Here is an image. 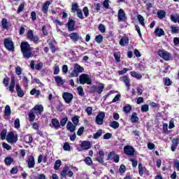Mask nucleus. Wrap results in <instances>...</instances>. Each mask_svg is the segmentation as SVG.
I'll return each mask as SVG.
<instances>
[{
  "label": "nucleus",
  "mask_w": 179,
  "mask_h": 179,
  "mask_svg": "<svg viewBox=\"0 0 179 179\" xmlns=\"http://www.w3.org/2000/svg\"><path fill=\"white\" fill-rule=\"evenodd\" d=\"M31 48L30 44L27 41H22L20 44V50L22 54L23 58L25 59H29V58H33L34 55L31 52Z\"/></svg>",
  "instance_id": "nucleus-1"
},
{
  "label": "nucleus",
  "mask_w": 179,
  "mask_h": 179,
  "mask_svg": "<svg viewBox=\"0 0 179 179\" xmlns=\"http://www.w3.org/2000/svg\"><path fill=\"white\" fill-rule=\"evenodd\" d=\"M3 44L5 48L8 51H11V52H13L15 51V43H13V41H12L10 38H4Z\"/></svg>",
  "instance_id": "nucleus-2"
},
{
  "label": "nucleus",
  "mask_w": 179,
  "mask_h": 179,
  "mask_svg": "<svg viewBox=\"0 0 179 179\" xmlns=\"http://www.w3.org/2000/svg\"><path fill=\"white\" fill-rule=\"evenodd\" d=\"M27 38L29 41H33L34 44H38L40 43V38L38 36H34L33 30L29 29L27 34Z\"/></svg>",
  "instance_id": "nucleus-3"
},
{
  "label": "nucleus",
  "mask_w": 179,
  "mask_h": 179,
  "mask_svg": "<svg viewBox=\"0 0 179 179\" xmlns=\"http://www.w3.org/2000/svg\"><path fill=\"white\" fill-rule=\"evenodd\" d=\"M85 71V69L83 67L80 66V65L76 64L74 65V69L71 73V78H78L79 76V73L83 72Z\"/></svg>",
  "instance_id": "nucleus-4"
},
{
  "label": "nucleus",
  "mask_w": 179,
  "mask_h": 179,
  "mask_svg": "<svg viewBox=\"0 0 179 179\" xmlns=\"http://www.w3.org/2000/svg\"><path fill=\"white\" fill-rule=\"evenodd\" d=\"M69 166H64L62 169V171L60 172V178L64 179L66 178V176L68 177H73V172L72 171H69Z\"/></svg>",
  "instance_id": "nucleus-5"
},
{
  "label": "nucleus",
  "mask_w": 179,
  "mask_h": 179,
  "mask_svg": "<svg viewBox=\"0 0 179 179\" xmlns=\"http://www.w3.org/2000/svg\"><path fill=\"white\" fill-rule=\"evenodd\" d=\"M157 55H159V57L164 59V61H170V59H171V54L163 49H159L157 51Z\"/></svg>",
  "instance_id": "nucleus-6"
},
{
  "label": "nucleus",
  "mask_w": 179,
  "mask_h": 179,
  "mask_svg": "<svg viewBox=\"0 0 179 179\" xmlns=\"http://www.w3.org/2000/svg\"><path fill=\"white\" fill-rule=\"evenodd\" d=\"M104 90V84L100 83L98 85H92L91 87V92L92 93H97L98 94H101Z\"/></svg>",
  "instance_id": "nucleus-7"
},
{
  "label": "nucleus",
  "mask_w": 179,
  "mask_h": 179,
  "mask_svg": "<svg viewBox=\"0 0 179 179\" xmlns=\"http://www.w3.org/2000/svg\"><path fill=\"white\" fill-rule=\"evenodd\" d=\"M79 81L80 85H85L87 83V85H92V79H90V77L86 73H83L79 77Z\"/></svg>",
  "instance_id": "nucleus-8"
},
{
  "label": "nucleus",
  "mask_w": 179,
  "mask_h": 179,
  "mask_svg": "<svg viewBox=\"0 0 179 179\" xmlns=\"http://www.w3.org/2000/svg\"><path fill=\"white\" fill-rule=\"evenodd\" d=\"M104 118H106V113L99 112L96 116L95 122L96 125H103L104 122Z\"/></svg>",
  "instance_id": "nucleus-9"
},
{
  "label": "nucleus",
  "mask_w": 179,
  "mask_h": 179,
  "mask_svg": "<svg viewBox=\"0 0 179 179\" xmlns=\"http://www.w3.org/2000/svg\"><path fill=\"white\" fill-rule=\"evenodd\" d=\"M123 152L127 156H134L135 155V148L132 145H125L123 148Z\"/></svg>",
  "instance_id": "nucleus-10"
},
{
  "label": "nucleus",
  "mask_w": 179,
  "mask_h": 179,
  "mask_svg": "<svg viewBox=\"0 0 179 179\" xmlns=\"http://www.w3.org/2000/svg\"><path fill=\"white\" fill-rule=\"evenodd\" d=\"M6 139L7 141L10 143H16V141H17V134L15 136L13 131H10L7 134Z\"/></svg>",
  "instance_id": "nucleus-11"
},
{
  "label": "nucleus",
  "mask_w": 179,
  "mask_h": 179,
  "mask_svg": "<svg viewBox=\"0 0 179 179\" xmlns=\"http://www.w3.org/2000/svg\"><path fill=\"white\" fill-rule=\"evenodd\" d=\"M120 80L124 83L127 90H129V87H131V79H129V76H123L122 78H120Z\"/></svg>",
  "instance_id": "nucleus-12"
},
{
  "label": "nucleus",
  "mask_w": 179,
  "mask_h": 179,
  "mask_svg": "<svg viewBox=\"0 0 179 179\" xmlns=\"http://www.w3.org/2000/svg\"><path fill=\"white\" fill-rule=\"evenodd\" d=\"M62 97L65 103H66V104H69L73 99V94L69 92H64L62 94Z\"/></svg>",
  "instance_id": "nucleus-13"
},
{
  "label": "nucleus",
  "mask_w": 179,
  "mask_h": 179,
  "mask_svg": "<svg viewBox=\"0 0 179 179\" xmlns=\"http://www.w3.org/2000/svg\"><path fill=\"white\" fill-rule=\"evenodd\" d=\"M69 37H70L73 43H76L77 41H79V40L82 41V36H79L78 32H72L69 34Z\"/></svg>",
  "instance_id": "nucleus-14"
},
{
  "label": "nucleus",
  "mask_w": 179,
  "mask_h": 179,
  "mask_svg": "<svg viewBox=\"0 0 179 179\" xmlns=\"http://www.w3.org/2000/svg\"><path fill=\"white\" fill-rule=\"evenodd\" d=\"M27 167L28 169H34V166H36V161L34 160V156L30 155L27 160Z\"/></svg>",
  "instance_id": "nucleus-15"
},
{
  "label": "nucleus",
  "mask_w": 179,
  "mask_h": 179,
  "mask_svg": "<svg viewBox=\"0 0 179 179\" xmlns=\"http://www.w3.org/2000/svg\"><path fill=\"white\" fill-rule=\"evenodd\" d=\"M95 160H96V162H98L100 164H104V151L99 150Z\"/></svg>",
  "instance_id": "nucleus-16"
},
{
  "label": "nucleus",
  "mask_w": 179,
  "mask_h": 179,
  "mask_svg": "<svg viewBox=\"0 0 179 179\" xmlns=\"http://www.w3.org/2000/svg\"><path fill=\"white\" fill-rule=\"evenodd\" d=\"M76 24V22H75V20H72L71 18L69 19L66 24L69 31H73L75 30Z\"/></svg>",
  "instance_id": "nucleus-17"
},
{
  "label": "nucleus",
  "mask_w": 179,
  "mask_h": 179,
  "mask_svg": "<svg viewBox=\"0 0 179 179\" xmlns=\"http://www.w3.org/2000/svg\"><path fill=\"white\" fill-rule=\"evenodd\" d=\"M111 156L113 157V160L115 163H118V162H120V155L115 154L114 152H109L106 160H110L111 159Z\"/></svg>",
  "instance_id": "nucleus-18"
},
{
  "label": "nucleus",
  "mask_w": 179,
  "mask_h": 179,
  "mask_svg": "<svg viewBox=\"0 0 179 179\" xmlns=\"http://www.w3.org/2000/svg\"><path fill=\"white\" fill-rule=\"evenodd\" d=\"M32 110L37 115H41V113L44 111V107L43 105H36Z\"/></svg>",
  "instance_id": "nucleus-19"
},
{
  "label": "nucleus",
  "mask_w": 179,
  "mask_h": 179,
  "mask_svg": "<svg viewBox=\"0 0 179 179\" xmlns=\"http://www.w3.org/2000/svg\"><path fill=\"white\" fill-rule=\"evenodd\" d=\"M118 21L119 22H125L127 20V17H125V11L120 8L118 11Z\"/></svg>",
  "instance_id": "nucleus-20"
},
{
  "label": "nucleus",
  "mask_w": 179,
  "mask_h": 179,
  "mask_svg": "<svg viewBox=\"0 0 179 179\" xmlns=\"http://www.w3.org/2000/svg\"><path fill=\"white\" fill-rule=\"evenodd\" d=\"M130 121L132 124H138L139 117H138V113H136V112L132 113L130 116Z\"/></svg>",
  "instance_id": "nucleus-21"
},
{
  "label": "nucleus",
  "mask_w": 179,
  "mask_h": 179,
  "mask_svg": "<svg viewBox=\"0 0 179 179\" xmlns=\"http://www.w3.org/2000/svg\"><path fill=\"white\" fill-rule=\"evenodd\" d=\"M80 148L83 149V150H88V149L92 148V143L90 141H84L81 143Z\"/></svg>",
  "instance_id": "nucleus-22"
},
{
  "label": "nucleus",
  "mask_w": 179,
  "mask_h": 179,
  "mask_svg": "<svg viewBox=\"0 0 179 179\" xmlns=\"http://www.w3.org/2000/svg\"><path fill=\"white\" fill-rule=\"evenodd\" d=\"M50 5H51V1H46L42 6V12L45 15L48 13V8H50Z\"/></svg>",
  "instance_id": "nucleus-23"
},
{
  "label": "nucleus",
  "mask_w": 179,
  "mask_h": 179,
  "mask_svg": "<svg viewBox=\"0 0 179 179\" xmlns=\"http://www.w3.org/2000/svg\"><path fill=\"white\" fill-rule=\"evenodd\" d=\"M179 144V138H176L172 139V145L171 147V150L172 152H176V150L177 149V146H178Z\"/></svg>",
  "instance_id": "nucleus-24"
},
{
  "label": "nucleus",
  "mask_w": 179,
  "mask_h": 179,
  "mask_svg": "<svg viewBox=\"0 0 179 179\" xmlns=\"http://www.w3.org/2000/svg\"><path fill=\"white\" fill-rule=\"evenodd\" d=\"M15 90H16L18 97L22 98L23 97V96H24V92H23V90H22V87H20V85L16 84Z\"/></svg>",
  "instance_id": "nucleus-25"
},
{
  "label": "nucleus",
  "mask_w": 179,
  "mask_h": 179,
  "mask_svg": "<svg viewBox=\"0 0 179 179\" xmlns=\"http://www.w3.org/2000/svg\"><path fill=\"white\" fill-rule=\"evenodd\" d=\"M52 125L55 129H59L61 128V125L59 124V120L57 118H53L51 120Z\"/></svg>",
  "instance_id": "nucleus-26"
},
{
  "label": "nucleus",
  "mask_w": 179,
  "mask_h": 179,
  "mask_svg": "<svg viewBox=\"0 0 179 179\" xmlns=\"http://www.w3.org/2000/svg\"><path fill=\"white\" fill-rule=\"evenodd\" d=\"M155 34L157 37H162V36H165L166 33L164 32V30H163V29L157 27L155 30Z\"/></svg>",
  "instance_id": "nucleus-27"
},
{
  "label": "nucleus",
  "mask_w": 179,
  "mask_h": 179,
  "mask_svg": "<svg viewBox=\"0 0 179 179\" xmlns=\"http://www.w3.org/2000/svg\"><path fill=\"white\" fill-rule=\"evenodd\" d=\"M66 129L70 132H75V129H76V125L73 124L71 122H68L66 125Z\"/></svg>",
  "instance_id": "nucleus-28"
},
{
  "label": "nucleus",
  "mask_w": 179,
  "mask_h": 179,
  "mask_svg": "<svg viewBox=\"0 0 179 179\" xmlns=\"http://www.w3.org/2000/svg\"><path fill=\"white\" fill-rule=\"evenodd\" d=\"M15 85H16L15 83V77L12 76L11 77V81H10V85H9V91L11 93H13V92H15Z\"/></svg>",
  "instance_id": "nucleus-29"
},
{
  "label": "nucleus",
  "mask_w": 179,
  "mask_h": 179,
  "mask_svg": "<svg viewBox=\"0 0 179 179\" xmlns=\"http://www.w3.org/2000/svg\"><path fill=\"white\" fill-rule=\"evenodd\" d=\"M1 27L4 30H8L9 29V22L6 18H3L1 20Z\"/></svg>",
  "instance_id": "nucleus-30"
},
{
  "label": "nucleus",
  "mask_w": 179,
  "mask_h": 179,
  "mask_svg": "<svg viewBox=\"0 0 179 179\" xmlns=\"http://www.w3.org/2000/svg\"><path fill=\"white\" fill-rule=\"evenodd\" d=\"M145 171H146V167L143 166L142 164H138V174L142 177L143 174H145Z\"/></svg>",
  "instance_id": "nucleus-31"
},
{
  "label": "nucleus",
  "mask_w": 179,
  "mask_h": 179,
  "mask_svg": "<svg viewBox=\"0 0 179 179\" xmlns=\"http://www.w3.org/2000/svg\"><path fill=\"white\" fill-rule=\"evenodd\" d=\"M130 75L132 78H136V79H138V80H141V79H142V75L136 73V71H131Z\"/></svg>",
  "instance_id": "nucleus-32"
},
{
  "label": "nucleus",
  "mask_w": 179,
  "mask_h": 179,
  "mask_svg": "<svg viewBox=\"0 0 179 179\" xmlns=\"http://www.w3.org/2000/svg\"><path fill=\"white\" fill-rule=\"evenodd\" d=\"M48 45H50V48L52 54H55L56 51H58V48L55 47V45H54V42H52V41H50Z\"/></svg>",
  "instance_id": "nucleus-33"
},
{
  "label": "nucleus",
  "mask_w": 179,
  "mask_h": 179,
  "mask_svg": "<svg viewBox=\"0 0 179 179\" xmlns=\"http://www.w3.org/2000/svg\"><path fill=\"white\" fill-rule=\"evenodd\" d=\"M13 162H14L13 158L11 157H6L4 159V163L6 166H10V164H12Z\"/></svg>",
  "instance_id": "nucleus-34"
},
{
  "label": "nucleus",
  "mask_w": 179,
  "mask_h": 179,
  "mask_svg": "<svg viewBox=\"0 0 179 179\" xmlns=\"http://www.w3.org/2000/svg\"><path fill=\"white\" fill-rule=\"evenodd\" d=\"M30 94L31 96H34V94H36V97H38V96L41 94V91H40V90H36V88H34L30 91Z\"/></svg>",
  "instance_id": "nucleus-35"
},
{
  "label": "nucleus",
  "mask_w": 179,
  "mask_h": 179,
  "mask_svg": "<svg viewBox=\"0 0 179 179\" xmlns=\"http://www.w3.org/2000/svg\"><path fill=\"white\" fill-rule=\"evenodd\" d=\"M55 81L57 84L61 85L62 86L64 85V83H65V82L62 79V77H59L58 76H55Z\"/></svg>",
  "instance_id": "nucleus-36"
},
{
  "label": "nucleus",
  "mask_w": 179,
  "mask_h": 179,
  "mask_svg": "<svg viewBox=\"0 0 179 179\" xmlns=\"http://www.w3.org/2000/svg\"><path fill=\"white\" fill-rule=\"evenodd\" d=\"M109 127L113 129H117V128H120V123L117 121H113L110 122Z\"/></svg>",
  "instance_id": "nucleus-37"
},
{
  "label": "nucleus",
  "mask_w": 179,
  "mask_h": 179,
  "mask_svg": "<svg viewBox=\"0 0 179 179\" xmlns=\"http://www.w3.org/2000/svg\"><path fill=\"white\" fill-rule=\"evenodd\" d=\"M129 39L127 37H122V38L120 41V44L124 47L125 44H129Z\"/></svg>",
  "instance_id": "nucleus-38"
},
{
  "label": "nucleus",
  "mask_w": 179,
  "mask_h": 179,
  "mask_svg": "<svg viewBox=\"0 0 179 179\" xmlns=\"http://www.w3.org/2000/svg\"><path fill=\"white\" fill-rule=\"evenodd\" d=\"M62 165V162L61 161V159L56 160L53 167L54 170H59V167H61Z\"/></svg>",
  "instance_id": "nucleus-39"
},
{
  "label": "nucleus",
  "mask_w": 179,
  "mask_h": 179,
  "mask_svg": "<svg viewBox=\"0 0 179 179\" xmlns=\"http://www.w3.org/2000/svg\"><path fill=\"white\" fill-rule=\"evenodd\" d=\"M12 114V110L10 109V106L8 105L5 106V110H4V115L6 117Z\"/></svg>",
  "instance_id": "nucleus-40"
},
{
  "label": "nucleus",
  "mask_w": 179,
  "mask_h": 179,
  "mask_svg": "<svg viewBox=\"0 0 179 179\" xmlns=\"http://www.w3.org/2000/svg\"><path fill=\"white\" fill-rule=\"evenodd\" d=\"M159 19H164V17H166V11L163 10H160L159 11H157V13Z\"/></svg>",
  "instance_id": "nucleus-41"
},
{
  "label": "nucleus",
  "mask_w": 179,
  "mask_h": 179,
  "mask_svg": "<svg viewBox=\"0 0 179 179\" xmlns=\"http://www.w3.org/2000/svg\"><path fill=\"white\" fill-rule=\"evenodd\" d=\"M24 142L26 143H33V136H30V135H27L24 137Z\"/></svg>",
  "instance_id": "nucleus-42"
},
{
  "label": "nucleus",
  "mask_w": 179,
  "mask_h": 179,
  "mask_svg": "<svg viewBox=\"0 0 179 179\" xmlns=\"http://www.w3.org/2000/svg\"><path fill=\"white\" fill-rule=\"evenodd\" d=\"M103 135V130L99 129L96 133L94 134L93 139H99L100 136Z\"/></svg>",
  "instance_id": "nucleus-43"
},
{
  "label": "nucleus",
  "mask_w": 179,
  "mask_h": 179,
  "mask_svg": "<svg viewBox=\"0 0 179 179\" xmlns=\"http://www.w3.org/2000/svg\"><path fill=\"white\" fill-rule=\"evenodd\" d=\"M28 117L29 122H34V120H36V115L34 114V112H30L28 114Z\"/></svg>",
  "instance_id": "nucleus-44"
},
{
  "label": "nucleus",
  "mask_w": 179,
  "mask_h": 179,
  "mask_svg": "<svg viewBox=\"0 0 179 179\" xmlns=\"http://www.w3.org/2000/svg\"><path fill=\"white\" fill-rule=\"evenodd\" d=\"M171 20L173 22V23H179V15H171Z\"/></svg>",
  "instance_id": "nucleus-45"
},
{
  "label": "nucleus",
  "mask_w": 179,
  "mask_h": 179,
  "mask_svg": "<svg viewBox=\"0 0 179 179\" xmlns=\"http://www.w3.org/2000/svg\"><path fill=\"white\" fill-rule=\"evenodd\" d=\"M29 78H27V76H24L22 77V85L24 86V87H27V86H29Z\"/></svg>",
  "instance_id": "nucleus-46"
},
{
  "label": "nucleus",
  "mask_w": 179,
  "mask_h": 179,
  "mask_svg": "<svg viewBox=\"0 0 179 179\" xmlns=\"http://www.w3.org/2000/svg\"><path fill=\"white\" fill-rule=\"evenodd\" d=\"M113 56L116 62H121V54L120 52H115Z\"/></svg>",
  "instance_id": "nucleus-47"
},
{
  "label": "nucleus",
  "mask_w": 179,
  "mask_h": 179,
  "mask_svg": "<svg viewBox=\"0 0 179 179\" xmlns=\"http://www.w3.org/2000/svg\"><path fill=\"white\" fill-rule=\"evenodd\" d=\"M79 10H80V9L79 8V6L78 5V3H72L71 12L75 13V12L78 11Z\"/></svg>",
  "instance_id": "nucleus-48"
},
{
  "label": "nucleus",
  "mask_w": 179,
  "mask_h": 179,
  "mask_svg": "<svg viewBox=\"0 0 179 179\" xmlns=\"http://www.w3.org/2000/svg\"><path fill=\"white\" fill-rule=\"evenodd\" d=\"M137 18L140 24H141L142 26H143V27H145V18H143V16H142L141 15H138Z\"/></svg>",
  "instance_id": "nucleus-49"
},
{
  "label": "nucleus",
  "mask_w": 179,
  "mask_h": 179,
  "mask_svg": "<svg viewBox=\"0 0 179 179\" xmlns=\"http://www.w3.org/2000/svg\"><path fill=\"white\" fill-rule=\"evenodd\" d=\"M164 83L165 86H171L173 82H171L169 77H166L164 78Z\"/></svg>",
  "instance_id": "nucleus-50"
},
{
  "label": "nucleus",
  "mask_w": 179,
  "mask_h": 179,
  "mask_svg": "<svg viewBox=\"0 0 179 179\" xmlns=\"http://www.w3.org/2000/svg\"><path fill=\"white\" fill-rule=\"evenodd\" d=\"M131 110H132V106H131L129 104L123 107V111L125 113V114H129Z\"/></svg>",
  "instance_id": "nucleus-51"
},
{
  "label": "nucleus",
  "mask_w": 179,
  "mask_h": 179,
  "mask_svg": "<svg viewBox=\"0 0 179 179\" xmlns=\"http://www.w3.org/2000/svg\"><path fill=\"white\" fill-rule=\"evenodd\" d=\"M24 5H26V3L24 1L20 4L17 10V13H20L23 10V9H24Z\"/></svg>",
  "instance_id": "nucleus-52"
},
{
  "label": "nucleus",
  "mask_w": 179,
  "mask_h": 179,
  "mask_svg": "<svg viewBox=\"0 0 179 179\" xmlns=\"http://www.w3.org/2000/svg\"><path fill=\"white\" fill-rule=\"evenodd\" d=\"M14 128H15V129H19V128H20V120L19 118L15 120Z\"/></svg>",
  "instance_id": "nucleus-53"
},
{
  "label": "nucleus",
  "mask_w": 179,
  "mask_h": 179,
  "mask_svg": "<svg viewBox=\"0 0 179 179\" xmlns=\"http://www.w3.org/2000/svg\"><path fill=\"white\" fill-rule=\"evenodd\" d=\"M63 149L66 152H70L71 150V145L68 142H65L63 145Z\"/></svg>",
  "instance_id": "nucleus-54"
},
{
  "label": "nucleus",
  "mask_w": 179,
  "mask_h": 179,
  "mask_svg": "<svg viewBox=\"0 0 179 179\" xmlns=\"http://www.w3.org/2000/svg\"><path fill=\"white\" fill-rule=\"evenodd\" d=\"M68 122V117H64L60 120V127H65L66 125V123Z\"/></svg>",
  "instance_id": "nucleus-55"
},
{
  "label": "nucleus",
  "mask_w": 179,
  "mask_h": 179,
  "mask_svg": "<svg viewBox=\"0 0 179 179\" xmlns=\"http://www.w3.org/2000/svg\"><path fill=\"white\" fill-rule=\"evenodd\" d=\"M84 162L87 166H92V164H93V161L92 160V158H90V157H87L85 159Z\"/></svg>",
  "instance_id": "nucleus-56"
},
{
  "label": "nucleus",
  "mask_w": 179,
  "mask_h": 179,
  "mask_svg": "<svg viewBox=\"0 0 179 179\" xmlns=\"http://www.w3.org/2000/svg\"><path fill=\"white\" fill-rule=\"evenodd\" d=\"M72 122L74 124V125L78 126L79 124V116H74L71 118Z\"/></svg>",
  "instance_id": "nucleus-57"
},
{
  "label": "nucleus",
  "mask_w": 179,
  "mask_h": 179,
  "mask_svg": "<svg viewBox=\"0 0 179 179\" xmlns=\"http://www.w3.org/2000/svg\"><path fill=\"white\" fill-rule=\"evenodd\" d=\"M171 31L172 34H177L179 33V29L178 27L171 26Z\"/></svg>",
  "instance_id": "nucleus-58"
},
{
  "label": "nucleus",
  "mask_w": 179,
  "mask_h": 179,
  "mask_svg": "<svg viewBox=\"0 0 179 179\" xmlns=\"http://www.w3.org/2000/svg\"><path fill=\"white\" fill-rule=\"evenodd\" d=\"M141 111L142 113H148L149 111V105L148 104H144L141 106Z\"/></svg>",
  "instance_id": "nucleus-59"
},
{
  "label": "nucleus",
  "mask_w": 179,
  "mask_h": 179,
  "mask_svg": "<svg viewBox=\"0 0 179 179\" xmlns=\"http://www.w3.org/2000/svg\"><path fill=\"white\" fill-rule=\"evenodd\" d=\"M95 41L98 43V44H101L103 43V36L102 35H98L95 37Z\"/></svg>",
  "instance_id": "nucleus-60"
},
{
  "label": "nucleus",
  "mask_w": 179,
  "mask_h": 179,
  "mask_svg": "<svg viewBox=\"0 0 179 179\" xmlns=\"http://www.w3.org/2000/svg\"><path fill=\"white\" fill-rule=\"evenodd\" d=\"M1 141H5L6 138V129H3L0 133Z\"/></svg>",
  "instance_id": "nucleus-61"
},
{
  "label": "nucleus",
  "mask_w": 179,
  "mask_h": 179,
  "mask_svg": "<svg viewBox=\"0 0 179 179\" xmlns=\"http://www.w3.org/2000/svg\"><path fill=\"white\" fill-rule=\"evenodd\" d=\"M22 72H23V69H22L20 66H17V67H15L16 75L19 76L22 75Z\"/></svg>",
  "instance_id": "nucleus-62"
},
{
  "label": "nucleus",
  "mask_w": 179,
  "mask_h": 179,
  "mask_svg": "<svg viewBox=\"0 0 179 179\" xmlns=\"http://www.w3.org/2000/svg\"><path fill=\"white\" fill-rule=\"evenodd\" d=\"M127 171V168L125 167V165L121 164L120 168H119V172L120 174H124Z\"/></svg>",
  "instance_id": "nucleus-63"
},
{
  "label": "nucleus",
  "mask_w": 179,
  "mask_h": 179,
  "mask_svg": "<svg viewBox=\"0 0 179 179\" xmlns=\"http://www.w3.org/2000/svg\"><path fill=\"white\" fill-rule=\"evenodd\" d=\"M77 90L79 96H85V92H83V87H82V86H79L78 87H77Z\"/></svg>",
  "instance_id": "nucleus-64"
}]
</instances>
